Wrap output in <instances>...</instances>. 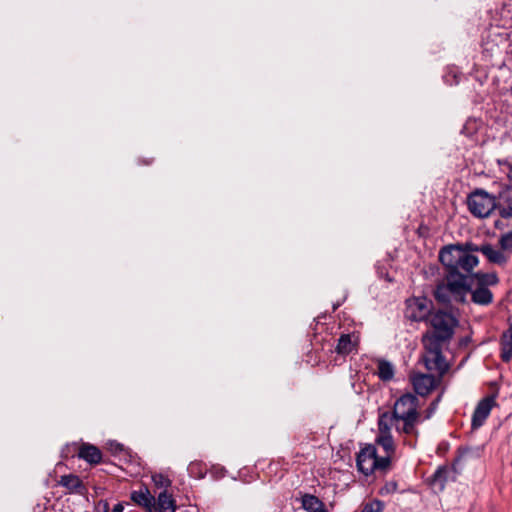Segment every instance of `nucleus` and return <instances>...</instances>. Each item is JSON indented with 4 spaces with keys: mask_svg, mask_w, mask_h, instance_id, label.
<instances>
[{
    "mask_svg": "<svg viewBox=\"0 0 512 512\" xmlns=\"http://www.w3.org/2000/svg\"><path fill=\"white\" fill-rule=\"evenodd\" d=\"M377 463V450L373 445H367L362 448L357 454L356 465L362 474L365 476L371 475L375 471Z\"/></svg>",
    "mask_w": 512,
    "mask_h": 512,
    "instance_id": "6e6552de",
    "label": "nucleus"
},
{
    "mask_svg": "<svg viewBox=\"0 0 512 512\" xmlns=\"http://www.w3.org/2000/svg\"><path fill=\"white\" fill-rule=\"evenodd\" d=\"M123 510H124V507L121 503H117L112 508V512H123Z\"/></svg>",
    "mask_w": 512,
    "mask_h": 512,
    "instance_id": "72a5a7b5",
    "label": "nucleus"
},
{
    "mask_svg": "<svg viewBox=\"0 0 512 512\" xmlns=\"http://www.w3.org/2000/svg\"><path fill=\"white\" fill-rule=\"evenodd\" d=\"M440 379L431 374H417L413 376L412 384L418 395L426 396L437 386Z\"/></svg>",
    "mask_w": 512,
    "mask_h": 512,
    "instance_id": "9b49d317",
    "label": "nucleus"
},
{
    "mask_svg": "<svg viewBox=\"0 0 512 512\" xmlns=\"http://www.w3.org/2000/svg\"><path fill=\"white\" fill-rule=\"evenodd\" d=\"M78 456L90 464H98L102 460L100 449L91 444H82L79 448Z\"/></svg>",
    "mask_w": 512,
    "mask_h": 512,
    "instance_id": "a211bd4d",
    "label": "nucleus"
},
{
    "mask_svg": "<svg viewBox=\"0 0 512 512\" xmlns=\"http://www.w3.org/2000/svg\"><path fill=\"white\" fill-rule=\"evenodd\" d=\"M357 337L353 339L350 334H342L338 339L336 352L341 355H348L356 349Z\"/></svg>",
    "mask_w": 512,
    "mask_h": 512,
    "instance_id": "4be33fe9",
    "label": "nucleus"
},
{
    "mask_svg": "<svg viewBox=\"0 0 512 512\" xmlns=\"http://www.w3.org/2000/svg\"><path fill=\"white\" fill-rule=\"evenodd\" d=\"M496 405L494 396H487L483 398L476 406L473 415H472V428L478 429L480 428L488 416L492 408Z\"/></svg>",
    "mask_w": 512,
    "mask_h": 512,
    "instance_id": "1a4fd4ad",
    "label": "nucleus"
},
{
    "mask_svg": "<svg viewBox=\"0 0 512 512\" xmlns=\"http://www.w3.org/2000/svg\"><path fill=\"white\" fill-rule=\"evenodd\" d=\"M194 466H195L194 464H191V465H190V471H192V470H193Z\"/></svg>",
    "mask_w": 512,
    "mask_h": 512,
    "instance_id": "e433bc0d",
    "label": "nucleus"
},
{
    "mask_svg": "<svg viewBox=\"0 0 512 512\" xmlns=\"http://www.w3.org/2000/svg\"><path fill=\"white\" fill-rule=\"evenodd\" d=\"M394 366L386 360H379L377 364V375L382 381H390L394 377Z\"/></svg>",
    "mask_w": 512,
    "mask_h": 512,
    "instance_id": "5701e85b",
    "label": "nucleus"
},
{
    "mask_svg": "<svg viewBox=\"0 0 512 512\" xmlns=\"http://www.w3.org/2000/svg\"><path fill=\"white\" fill-rule=\"evenodd\" d=\"M418 408L419 399L411 393H406L396 400L392 412L402 422L397 426V433L418 436L417 425L423 422Z\"/></svg>",
    "mask_w": 512,
    "mask_h": 512,
    "instance_id": "f03ea898",
    "label": "nucleus"
},
{
    "mask_svg": "<svg viewBox=\"0 0 512 512\" xmlns=\"http://www.w3.org/2000/svg\"><path fill=\"white\" fill-rule=\"evenodd\" d=\"M425 367L429 371H435L442 378L449 370V364L441 353H424L422 356Z\"/></svg>",
    "mask_w": 512,
    "mask_h": 512,
    "instance_id": "9d476101",
    "label": "nucleus"
},
{
    "mask_svg": "<svg viewBox=\"0 0 512 512\" xmlns=\"http://www.w3.org/2000/svg\"><path fill=\"white\" fill-rule=\"evenodd\" d=\"M131 500L137 505L143 507L147 512H155V497L150 493L147 487L131 492Z\"/></svg>",
    "mask_w": 512,
    "mask_h": 512,
    "instance_id": "ddd939ff",
    "label": "nucleus"
},
{
    "mask_svg": "<svg viewBox=\"0 0 512 512\" xmlns=\"http://www.w3.org/2000/svg\"><path fill=\"white\" fill-rule=\"evenodd\" d=\"M447 339H442L439 335L434 333H427L422 338V343L425 349L424 353H441L443 344L448 342Z\"/></svg>",
    "mask_w": 512,
    "mask_h": 512,
    "instance_id": "f3484780",
    "label": "nucleus"
},
{
    "mask_svg": "<svg viewBox=\"0 0 512 512\" xmlns=\"http://www.w3.org/2000/svg\"><path fill=\"white\" fill-rule=\"evenodd\" d=\"M500 215L505 219L512 217V205H508L507 207L501 208Z\"/></svg>",
    "mask_w": 512,
    "mask_h": 512,
    "instance_id": "7c9ffc66",
    "label": "nucleus"
},
{
    "mask_svg": "<svg viewBox=\"0 0 512 512\" xmlns=\"http://www.w3.org/2000/svg\"><path fill=\"white\" fill-rule=\"evenodd\" d=\"M481 253L487 257V259L491 263H495L498 265H503L507 262V257L504 253L498 249H495L491 244H483L481 245Z\"/></svg>",
    "mask_w": 512,
    "mask_h": 512,
    "instance_id": "aec40b11",
    "label": "nucleus"
},
{
    "mask_svg": "<svg viewBox=\"0 0 512 512\" xmlns=\"http://www.w3.org/2000/svg\"><path fill=\"white\" fill-rule=\"evenodd\" d=\"M59 485L66 488L70 493L79 495H84L86 493V487L82 480L74 474L61 476Z\"/></svg>",
    "mask_w": 512,
    "mask_h": 512,
    "instance_id": "2eb2a0df",
    "label": "nucleus"
},
{
    "mask_svg": "<svg viewBox=\"0 0 512 512\" xmlns=\"http://www.w3.org/2000/svg\"><path fill=\"white\" fill-rule=\"evenodd\" d=\"M499 243L503 250H512V230L503 234Z\"/></svg>",
    "mask_w": 512,
    "mask_h": 512,
    "instance_id": "c85d7f7f",
    "label": "nucleus"
},
{
    "mask_svg": "<svg viewBox=\"0 0 512 512\" xmlns=\"http://www.w3.org/2000/svg\"><path fill=\"white\" fill-rule=\"evenodd\" d=\"M302 508L307 512H328L324 503L312 494H305L301 498Z\"/></svg>",
    "mask_w": 512,
    "mask_h": 512,
    "instance_id": "412c9836",
    "label": "nucleus"
},
{
    "mask_svg": "<svg viewBox=\"0 0 512 512\" xmlns=\"http://www.w3.org/2000/svg\"><path fill=\"white\" fill-rule=\"evenodd\" d=\"M441 397L438 396L431 404L430 406L426 409L425 411V417L422 419V420H426V419H429L433 414L434 412L436 411L437 409V406H438V403L440 401Z\"/></svg>",
    "mask_w": 512,
    "mask_h": 512,
    "instance_id": "c756f323",
    "label": "nucleus"
},
{
    "mask_svg": "<svg viewBox=\"0 0 512 512\" xmlns=\"http://www.w3.org/2000/svg\"><path fill=\"white\" fill-rule=\"evenodd\" d=\"M501 360L508 363L512 359V324L501 334L500 337Z\"/></svg>",
    "mask_w": 512,
    "mask_h": 512,
    "instance_id": "dca6fc26",
    "label": "nucleus"
},
{
    "mask_svg": "<svg viewBox=\"0 0 512 512\" xmlns=\"http://www.w3.org/2000/svg\"><path fill=\"white\" fill-rule=\"evenodd\" d=\"M467 206L474 217L486 218L496 208V199L485 190L476 189L468 195Z\"/></svg>",
    "mask_w": 512,
    "mask_h": 512,
    "instance_id": "39448f33",
    "label": "nucleus"
},
{
    "mask_svg": "<svg viewBox=\"0 0 512 512\" xmlns=\"http://www.w3.org/2000/svg\"><path fill=\"white\" fill-rule=\"evenodd\" d=\"M384 503L380 500H373L363 505L360 512H382Z\"/></svg>",
    "mask_w": 512,
    "mask_h": 512,
    "instance_id": "393cba45",
    "label": "nucleus"
},
{
    "mask_svg": "<svg viewBox=\"0 0 512 512\" xmlns=\"http://www.w3.org/2000/svg\"><path fill=\"white\" fill-rule=\"evenodd\" d=\"M507 176L510 182V186L512 188V164L508 166Z\"/></svg>",
    "mask_w": 512,
    "mask_h": 512,
    "instance_id": "f704fd0d",
    "label": "nucleus"
},
{
    "mask_svg": "<svg viewBox=\"0 0 512 512\" xmlns=\"http://www.w3.org/2000/svg\"><path fill=\"white\" fill-rule=\"evenodd\" d=\"M445 473H446L445 469H442V468L437 469L436 472L434 473L435 480L444 478Z\"/></svg>",
    "mask_w": 512,
    "mask_h": 512,
    "instance_id": "473e14b6",
    "label": "nucleus"
},
{
    "mask_svg": "<svg viewBox=\"0 0 512 512\" xmlns=\"http://www.w3.org/2000/svg\"><path fill=\"white\" fill-rule=\"evenodd\" d=\"M385 456L383 457H378L377 456V463L375 465V470H386L389 465H390V456L393 454V453H387L385 452Z\"/></svg>",
    "mask_w": 512,
    "mask_h": 512,
    "instance_id": "cd10ccee",
    "label": "nucleus"
},
{
    "mask_svg": "<svg viewBox=\"0 0 512 512\" xmlns=\"http://www.w3.org/2000/svg\"><path fill=\"white\" fill-rule=\"evenodd\" d=\"M155 512H176V500L167 490L160 492L155 498Z\"/></svg>",
    "mask_w": 512,
    "mask_h": 512,
    "instance_id": "4468645a",
    "label": "nucleus"
},
{
    "mask_svg": "<svg viewBox=\"0 0 512 512\" xmlns=\"http://www.w3.org/2000/svg\"><path fill=\"white\" fill-rule=\"evenodd\" d=\"M439 260L445 271L472 275L473 269L478 265V257L466 254L460 247L450 245L443 247L439 252Z\"/></svg>",
    "mask_w": 512,
    "mask_h": 512,
    "instance_id": "7ed1b4c3",
    "label": "nucleus"
},
{
    "mask_svg": "<svg viewBox=\"0 0 512 512\" xmlns=\"http://www.w3.org/2000/svg\"><path fill=\"white\" fill-rule=\"evenodd\" d=\"M109 448L112 453L116 454L123 450V445L117 442H110Z\"/></svg>",
    "mask_w": 512,
    "mask_h": 512,
    "instance_id": "2f4dec72",
    "label": "nucleus"
},
{
    "mask_svg": "<svg viewBox=\"0 0 512 512\" xmlns=\"http://www.w3.org/2000/svg\"><path fill=\"white\" fill-rule=\"evenodd\" d=\"M152 481L156 487L164 488V490H167V488L170 487L172 484L171 480L167 476H165L161 473L154 474L152 476Z\"/></svg>",
    "mask_w": 512,
    "mask_h": 512,
    "instance_id": "b1692460",
    "label": "nucleus"
},
{
    "mask_svg": "<svg viewBox=\"0 0 512 512\" xmlns=\"http://www.w3.org/2000/svg\"><path fill=\"white\" fill-rule=\"evenodd\" d=\"M471 302L478 306H489L494 301V295L489 288L477 286L470 282Z\"/></svg>",
    "mask_w": 512,
    "mask_h": 512,
    "instance_id": "f8f14e48",
    "label": "nucleus"
},
{
    "mask_svg": "<svg viewBox=\"0 0 512 512\" xmlns=\"http://www.w3.org/2000/svg\"><path fill=\"white\" fill-rule=\"evenodd\" d=\"M432 309V301L428 298L412 297L406 300L405 315L412 321H423L430 314Z\"/></svg>",
    "mask_w": 512,
    "mask_h": 512,
    "instance_id": "0eeeda50",
    "label": "nucleus"
},
{
    "mask_svg": "<svg viewBox=\"0 0 512 512\" xmlns=\"http://www.w3.org/2000/svg\"><path fill=\"white\" fill-rule=\"evenodd\" d=\"M457 247H460L466 254H474L475 252H481V245H477L473 242H466L464 244H456Z\"/></svg>",
    "mask_w": 512,
    "mask_h": 512,
    "instance_id": "bb28decb",
    "label": "nucleus"
},
{
    "mask_svg": "<svg viewBox=\"0 0 512 512\" xmlns=\"http://www.w3.org/2000/svg\"><path fill=\"white\" fill-rule=\"evenodd\" d=\"M471 276V283L480 287L489 288L490 286H495L499 283L498 275L494 272L492 273H484V272H477L472 273Z\"/></svg>",
    "mask_w": 512,
    "mask_h": 512,
    "instance_id": "6ab92c4d",
    "label": "nucleus"
},
{
    "mask_svg": "<svg viewBox=\"0 0 512 512\" xmlns=\"http://www.w3.org/2000/svg\"><path fill=\"white\" fill-rule=\"evenodd\" d=\"M471 276L445 271L435 285L433 296L442 305L466 304L470 292Z\"/></svg>",
    "mask_w": 512,
    "mask_h": 512,
    "instance_id": "f257e3e1",
    "label": "nucleus"
},
{
    "mask_svg": "<svg viewBox=\"0 0 512 512\" xmlns=\"http://www.w3.org/2000/svg\"><path fill=\"white\" fill-rule=\"evenodd\" d=\"M508 197H507V201L509 202V205H512V191L511 192H508Z\"/></svg>",
    "mask_w": 512,
    "mask_h": 512,
    "instance_id": "c9c22d12",
    "label": "nucleus"
},
{
    "mask_svg": "<svg viewBox=\"0 0 512 512\" xmlns=\"http://www.w3.org/2000/svg\"><path fill=\"white\" fill-rule=\"evenodd\" d=\"M398 484L396 481H388L386 482L379 490V494L382 496L393 494L397 491Z\"/></svg>",
    "mask_w": 512,
    "mask_h": 512,
    "instance_id": "a878e982",
    "label": "nucleus"
},
{
    "mask_svg": "<svg viewBox=\"0 0 512 512\" xmlns=\"http://www.w3.org/2000/svg\"><path fill=\"white\" fill-rule=\"evenodd\" d=\"M430 324L434 329V334L439 335L442 339L450 340L454 335L458 320L451 313L438 310L432 315Z\"/></svg>",
    "mask_w": 512,
    "mask_h": 512,
    "instance_id": "423d86ee",
    "label": "nucleus"
},
{
    "mask_svg": "<svg viewBox=\"0 0 512 512\" xmlns=\"http://www.w3.org/2000/svg\"><path fill=\"white\" fill-rule=\"evenodd\" d=\"M402 422L398 419L392 411H386L379 415L378 418V435L376 442L380 445L385 452L394 453L395 446L392 436V428L397 430V426L401 425Z\"/></svg>",
    "mask_w": 512,
    "mask_h": 512,
    "instance_id": "20e7f679",
    "label": "nucleus"
}]
</instances>
